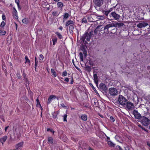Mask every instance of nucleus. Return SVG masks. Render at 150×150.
<instances>
[{
	"label": "nucleus",
	"instance_id": "64",
	"mask_svg": "<svg viewBox=\"0 0 150 150\" xmlns=\"http://www.w3.org/2000/svg\"><path fill=\"white\" fill-rule=\"evenodd\" d=\"M63 29V27L62 26H60L59 28H58V29L60 30L61 31H62Z\"/></svg>",
	"mask_w": 150,
	"mask_h": 150
},
{
	"label": "nucleus",
	"instance_id": "34",
	"mask_svg": "<svg viewBox=\"0 0 150 150\" xmlns=\"http://www.w3.org/2000/svg\"><path fill=\"white\" fill-rule=\"evenodd\" d=\"M22 23H24L27 24L28 22V19L26 18H25L22 20Z\"/></svg>",
	"mask_w": 150,
	"mask_h": 150
},
{
	"label": "nucleus",
	"instance_id": "58",
	"mask_svg": "<svg viewBox=\"0 0 150 150\" xmlns=\"http://www.w3.org/2000/svg\"><path fill=\"white\" fill-rule=\"evenodd\" d=\"M89 85L92 88H93V90H94V89L96 90L95 88H94V86H93V84L91 83H89Z\"/></svg>",
	"mask_w": 150,
	"mask_h": 150
},
{
	"label": "nucleus",
	"instance_id": "3",
	"mask_svg": "<svg viewBox=\"0 0 150 150\" xmlns=\"http://www.w3.org/2000/svg\"><path fill=\"white\" fill-rule=\"evenodd\" d=\"M113 24H109L106 25L104 28V32L107 34H110V33L112 30V28H113Z\"/></svg>",
	"mask_w": 150,
	"mask_h": 150
},
{
	"label": "nucleus",
	"instance_id": "62",
	"mask_svg": "<svg viewBox=\"0 0 150 150\" xmlns=\"http://www.w3.org/2000/svg\"><path fill=\"white\" fill-rule=\"evenodd\" d=\"M147 98L149 102L150 103V95H148Z\"/></svg>",
	"mask_w": 150,
	"mask_h": 150
},
{
	"label": "nucleus",
	"instance_id": "7",
	"mask_svg": "<svg viewBox=\"0 0 150 150\" xmlns=\"http://www.w3.org/2000/svg\"><path fill=\"white\" fill-rule=\"evenodd\" d=\"M109 93L112 96H115L117 95L118 92L117 89L114 88H110L109 89Z\"/></svg>",
	"mask_w": 150,
	"mask_h": 150
},
{
	"label": "nucleus",
	"instance_id": "54",
	"mask_svg": "<svg viewBox=\"0 0 150 150\" xmlns=\"http://www.w3.org/2000/svg\"><path fill=\"white\" fill-rule=\"evenodd\" d=\"M2 69L3 70L5 69L6 70V67L3 64V63L2 64Z\"/></svg>",
	"mask_w": 150,
	"mask_h": 150
},
{
	"label": "nucleus",
	"instance_id": "53",
	"mask_svg": "<svg viewBox=\"0 0 150 150\" xmlns=\"http://www.w3.org/2000/svg\"><path fill=\"white\" fill-rule=\"evenodd\" d=\"M25 86H26L27 87V88L28 89V88H27V84H28V86H29V84H30V82L28 81H28L27 82H25Z\"/></svg>",
	"mask_w": 150,
	"mask_h": 150
},
{
	"label": "nucleus",
	"instance_id": "45",
	"mask_svg": "<svg viewBox=\"0 0 150 150\" xmlns=\"http://www.w3.org/2000/svg\"><path fill=\"white\" fill-rule=\"evenodd\" d=\"M52 116L54 119H55L57 118V115L54 112H52Z\"/></svg>",
	"mask_w": 150,
	"mask_h": 150
},
{
	"label": "nucleus",
	"instance_id": "47",
	"mask_svg": "<svg viewBox=\"0 0 150 150\" xmlns=\"http://www.w3.org/2000/svg\"><path fill=\"white\" fill-rule=\"evenodd\" d=\"M67 115L66 114L65 115L63 116V121L64 122L67 121Z\"/></svg>",
	"mask_w": 150,
	"mask_h": 150
},
{
	"label": "nucleus",
	"instance_id": "15",
	"mask_svg": "<svg viewBox=\"0 0 150 150\" xmlns=\"http://www.w3.org/2000/svg\"><path fill=\"white\" fill-rule=\"evenodd\" d=\"M56 98V96L53 95H50L48 98L47 103L48 104H50L53 99H55Z\"/></svg>",
	"mask_w": 150,
	"mask_h": 150
},
{
	"label": "nucleus",
	"instance_id": "37",
	"mask_svg": "<svg viewBox=\"0 0 150 150\" xmlns=\"http://www.w3.org/2000/svg\"><path fill=\"white\" fill-rule=\"evenodd\" d=\"M87 18L85 17H84L81 20V23H86L87 22Z\"/></svg>",
	"mask_w": 150,
	"mask_h": 150
},
{
	"label": "nucleus",
	"instance_id": "8",
	"mask_svg": "<svg viewBox=\"0 0 150 150\" xmlns=\"http://www.w3.org/2000/svg\"><path fill=\"white\" fill-rule=\"evenodd\" d=\"M126 105L127 108L129 110H132L134 108V106L133 104L130 102H127Z\"/></svg>",
	"mask_w": 150,
	"mask_h": 150
},
{
	"label": "nucleus",
	"instance_id": "31",
	"mask_svg": "<svg viewBox=\"0 0 150 150\" xmlns=\"http://www.w3.org/2000/svg\"><path fill=\"white\" fill-rule=\"evenodd\" d=\"M112 30L110 31V34H115L116 32V29L114 27H113V28H112Z\"/></svg>",
	"mask_w": 150,
	"mask_h": 150
},
{
	"label": "nucleus",
	"instance_id": "41",
	"mask_svg": "<svg viewBox=\"0 0 150 150\" xmlns=\"http://www.w3.org/2000/svg\"><path fill=\"white\" fill-rule=\"evenodd\" d=\"M25 63H27L29 64L30 63V61L28 58L27 56H25Z\"/></svg>",
	"mask_w": 150,
	"mask_h": 150
},
{
	"label": "nucleus",
	"instance_id": "46",
	"mask_svg": "<svg viewBox=\"0 0 150 150\" xmlns=\"http://www.w3.org/2000/svg\"><path fill=\"white\" fill-rule=\"evenodd\" d=\"M47 131H50L51 132L53 133V134H54V131L52 129H51L49 128H48L47 129Z\"/></svg>",
	"mask_w": 150,
	"mask_h": 150
},
{
	"label": "nucleus",
	"instance_id": "63",
	"mask_svg": "<svg viewBox=\"0 0 150 150\" xmlns=\"http://www.w3.org/2000/svg\"><path fill=\"white\" fill-rule=\"evenodd\" d=\"M117 24L119 26H122L123 25V23H117Z\"/></svg>",
	"mask_w": 150,
	"mask_h": 150
},
{
	"label": "nucleus",
	"instance_id": "20",
	"mask_svg": "<svg viewBox=\"0 0 150 150\" xmlns=\"http://www.w3.org/2000/svg\"><path fill=\"white\" fill-rule=\"evenodd\" d=\"M54 142L53 138L51 137H48L47 138V143L49 144H53Z\"/></svg>",
	"mask_w": 150,
	"mask_h": 150
},
{
	"label": "nucleus",
	"instance_id": "52",
	"mask_svg": "<svg viewBox=\"0 0 150 150\" xmlns=\"http://www.w3.org/2000/svg\"><path fill=\"white\" fill-rule=\"evenodd\" d=\"M115 8V6H113V7L110 8V9L108 10V11H109V12L110 13V12L112 11L113 9H114Z\"/></svg>",
	"mask_w": 150,
	"mask_h": 150
},
{
	"label": "nucleus",
	"instance_id": "5",
	"mask_svg": "<svg viewBox=\"0 0 150 150\" xmlns=\"http://www.w3.org/2000/svg\"><path fill=\"white\" fill-rule=\"evenodd\" d=\"M110 18L112 17L113 19H115L117 21H118L120 19V15L116 13L115 11L112 12L109 14Z\"/></svg>",
	"mask_w": 150,
	"mask_h": 150
},
{
	"label": "nucleus",
	"instance_id": "44",
	"mask_svg": "<svg viewBox=\"0 0 150 150\" xmlns=\"http://www.w3.org/2000/svg\"><path fill=\"white\" fill-rule=\"evenodd\" d=\"M44 58V56L42 54H40L39 56V60L40 61L43 60Z\"/></svg>",
	"mask_w": 150,
	"mask_h": 150
},
{
	"label": "nucleus",
	"instance_id": "26",
	"mask_svg": "<svg viewBox=\"0 0 150 150\" xmlns=\"http://www.w3.org/2000/svg\"><path fill=\"white\" fill-rule=\"evenodd\" d=\"M3 28H0V35H4L6 34V32L5 30H2Z\"/></svg>",
	"mask_w": 150,
	"mask_h": 150
},
{
	"label": "nucleus",
	"instance_id": "18",
	"mask_svg": "<svg viewBox=\"0 0 150 150\" xmlns=\"http://www.w3.org/2000/svg\"><path fill=\"white\" fill-rule=\"evenodd\" d=\"M22 76L23 78V80L25 82H27L28 79V76L25 73L24 71H23V73L22 74Z\"/></svg>",
	"mask_w": 150,
	"mask_h": 150
},
{
	"label": "nucleus",
	"instance_id": "11",
	"mask_svg": "<svg viewBox=\"0 0 150 150\" xmlns=\"http://www.w3.org/2000/svg\"><path fill=\"white\" fill-rule=\"evenodd\" d=\"M24 142H22L16 144L15 146L16 149L17 150H21L23 147Z\"/></svg>",
	"mask_w": 150,
	"mask_h": 150
},
{
	"label": "nucleus",
	"instance_id": "4",
	"mask_svg": "<svg viewBox=\"0 0 150 150\" xmlns=\"http://www.w3.org/2000/svg\"><path fill=\"white\" fill-rule=\"evenodd\" d=\"M141 120L142 123L145 126H147L150 124V120L145 117L142 116Z\"/></svg>",
	"mask_w": 150,
	"mask_h": 150
},
{
	"label": "nucleus",
	"instance_id": "6",
	"mask_svg": "<svg viewBox=\"0 0 150 150\" xmlns=\"http://www.w3.org/2000/svg\"><path fill=\"white\" fill-rule=\"evenodd\" d=\"M99 89L101 91L106 93L108 90V87L104 83H101L99 85Z\"/></svg>",
	"mask_w": 150,
	"mask_h": 150
},
{
	"label": "nucleus",
	"instance_id": "19",
	"mask_svg": "<svg viewBox=\"0 0 150 150\" xmlns=\"http://www.w3.org/2000/svg\"><path fill=\"white\" fill-rule=\"evenodd\" d=\"M57 5L58 8L61 9L64 6L63 3L61 1H58L57 3Z\"/></svg>",
	"mask_w": 150,
	"mask_h": 150
},
{
	"label": "nucleus",
	"instance_id": "40",
	"mask_svg": "<svg viewBox=\"0 0 150 150\" xmlns=\"http://www.w3.org/2000/svg\"><path fill=\"white\" fill-rule=\"evenodd\" d=\"M67 72L66 71H65L62 72V75L63 77H65L67 75Z\"/></svg>",
	"mask_w": 150,
	"mask_h": 150
},
{
	"label": "nucleus",
	"instance_id": "43",
	"mask_svg": "<svg viewBox=\"0 0 150 150\" xmlns=\"http://www.w3.org/2000/svg\"><path fill=\"white\" fill-rule=\"evenodd\" d=\"M110 120L111 122H113L115 121L114 118L112 116H110Z\"/></svg>",
	"mask_w": 150,
	"mask_h": 150
},
{
	"label": "nucleus",
	"instance_id": "32",
	"mask_svg": "<svg viewBox=\"0 0 150 150\" xmlns=\"http://www.w3.org/2000/svg\"><path fill=\"white\" fill-rule=\"evenodd\" d=\"M107 143L110 146L114 147L115 146V144L111 141L108 142Z\"/></svg>",
	"mask_w": 150,
	"mask_h": 150
},
{
	"label": "nucleus",
	"instance_id": "23",
	"mask_svg": "<svg viewBox=\"0 0 150 150\" xmlns=\"http://www.w3.org/2000/svg\"><path fill=\"white\" fill-rule=\"evenodd\" d=\"M81 119L84 121H86L87 119V116L85 114H82L81 115Z\"/></svg>",
	"mask_w": 150,
	"mask_h": 150
},
{
	"label": "nucleus",
	"instance_id": "13",
	"mask_svg": "<svg viewBox=\"0 0 150 150\" xmlns=\"http://www.w3.org/2000/svg\"><path fill=\"white\" fill-rule=\"evenodd\" d=\"M148 23L146 22H143L139 23L137 25V27L138 28H141L143 27H145L148 25Z\"/></svg>",
	"mask_w": 150,
	"mask_h": 150
},
{
	"label": "nucleus",
	"instance_id": "36",
	"mask_svg": "<svg viewBox=\"0 0 150 150\" xmlns=\"http://www.w3.org/2000/svg\"><path fill=\"white\" fill-rule=\"evenodd\" d=\"M58 12L57 11H53L52 13V15L53 16L57 17L59 14H58Z\"/></svg>",
	"mask_w": 150,
	"mask_h": 150
},
{
	"label": "nucleus",
	"instance_id": "16",
	"mask_svg": "<svg viewBox=\"0 0 150 150\" xmlns=\"http://www.w3.org/2000/svg\"><path fill=\"white\" fill-rule=\"evenodd\" d=\"M93 77L95 83L96 84H98V76L96 73H95V71H93Z\"/></svg>",
	"mask_w": 150,
	"mask_h": 150
},
{
	"label": "nucleus",
	"instance_id": "49",
	"mask_svg": "<svg viewBox=\"0 0 150 150\" xmlns=\"http://www.w3.org/2000/svg\"><path fill=\"white\" fill-rule=\"evenodd\" d=\"M104 18V17L101 16H98L97 17V18L100 20H103Z\"/></svg>",
	"mask_w": 150,
	"mask_h": 150
},
{
	"label": "nucleus",
	"instance_id": "22",
	"mask_svg": "<svg viewBox=\"0 0 150 150\" xmlns=\"http://www.w3.org/2000/svg\"><path fill=\"white\" fill-rule=\"evenodd\" d=\"M75 26V24H74V25H71L69 26V31L71 33H73L74 27Z\"/></svg>",
	"mask_w": 150,
	"mask_h": 150
},
{
	"label": "nucleus",
	"instance_id": "60",
	"mask_svg": "<svg viewBox=\"0 0 150 150\" xmlns=\"http://www.w3.org/2000/svg\"><path fill=\"white\" fill-rule=\"evenodd\" d=\"M106 141L107 142V143L108 142L110 141V138L108 137H107V138L106 139Z\"/></svg>",
	"mask_w": 150,
	"mask_h": 150
},
{
	"label": "nucleus",
	"instance_id": "57",
	"mask_svg": "<svg viewBox=\"0 0 150 150\" xmlns=\"http://www.w3.org/2000/svg\"><path fill=\"white\" fill-rule=\"evenodd\" d=\"M69 78L68 77H66L65 78L64 81L67 82H68L69 81Z\"/></svg>",
	"mask_w": 150,
	"mask_h": 150
},
{
	"label": "nucleus",
	"instance_id": "9",
	"mask_svg": "<svg viewBox=\"0 0 150 150\" xmlns=\"http://www.w3.org/2000/svg\"><path fill=\"white\" fill-rule=\"evenodd\" d=\"M133 115L134 116V117L136 119H141L142 117L141 114L138 112V111L135 110L133 111Z\"/></svg>",
	"mask_w": 150,
	"mask_h": 150
},
{
	"label": "nucleus",
	"instance_id": "25",
	"mask_svg": "<svg viewBox=\"0 0 150 150\" xmlns=\"http://www.w3.org/2000/svg\"><path fill=\"white\" fill-rule=\"evenodd\" d=\"M85 68L86 70L88 72H90L91 71V66H89L88 65H87L86 64H85Z\"/></svg>",
	"mask_w": 150,
	"mask_h": 150
},
{
	"label": "nucleus",
	"instance_id": "61",
	"mask_svg": "<svg viewBox=\"0 0 150 150\" xmlns=\"http://www.w3.org/2000/svg\"><path fill=\"white\" fill-rule=\"evenodd\" d=\"M74 82V81L73 80V77L72 76L71 77V82L70 83V84H72Z\"/></svg>",
	"mask_w": 150,
	"mask_h": 150
},
{
	"label": "nucleus",
	"instance_id": "39",
	"mask_svg": "<svg viewBox=\"0 0 150 150\" xmlns=\"http://www.w3.org/2000/svg\"><path fill=\"white\" fill-rule=\"evenodd\" d=\"M16 75L18 79H22L21 75V74H20V72H18L16 73Z\"/></svg>",
	"mask_w": 150,
	"mask_h": 150
},
{
	"label": "nucleus",
	"instance_id": "59",
	"mask_svg": "<svg viewBox=\"0 0 150 150\" xmlns=\"http://www.w3.org/2000/svg\"><path fill=\"white\" fill-rule=\"evenodd\" d=\"M37 106L38 107H40L42 108L41 107V105L40 104V102H39V103H37Z\"/></svg>",
	"mask_w": 150,
	"mask_h": 150
},
{
	"label": "nucleus",
	"instance_id": "29",
	"mask_svg": "<svg viewBox=\"0 0 150 150\" xmlns=\"http://www.w3.org/2000/svg\"><path fill=\"white\" fill-rule=\"evenodd\" d=\"M82 51L83 52V53L85 56V57H86L87 56V51L84 48H83V49H82Z\"/></svg>",
	"mask_w": 150,
	"mask_h": 150
},
{
	"label": "nucleus",
	"instance_id": "33",
	"mask_svg": "<svg viewBox=\"0 0 150 150\" xmlns=\"http://www.w3.org/2000/svg\"><path fill=\"white\" fill-rule=\"evenodd\" d=\"M69 16V14L68 13H64L63 16L64 18L67 19Z\"/></svg>",
	"mask_w": 150,
	"mask_h": 150
},
{
	"label": "nucleus",
	"instance_id": "48",
	"mask_svg": "<svg viewBox=\"0 0 150 150\" xmlns=\"http://www.w3.org/2000/svg\"><path fill=\"white\" fill-rule=\"evenodd\" d=\"M71 140L73 141H74L75 142H77L78 141V139H77L75 138L74 137H71Z\"/></svg>",
	"mask_w": 150,
	"mask_h": 150
},
{
	"label": "nucleus",
	"instance_id": "50",
	"mask_svg": "<svg viewBox=\"0 0 150 150\" xmlns=\"http://www.w3.org/2000/svg\"><path fill=\"white\" fill-rule=\"evenodd\" d=\"M89 64L91 66L94 65V63L93 62L91 61V60H89Z\"/></svg>",
	"mask_w": 150,
	"mask_h": 150
},
{
	"label": "nucleus",
	"instance_id": "21",
	"mask_svg": "<svg viewBox=\"0 0 150 150\" xmlns=\"http://www.w3.org/2000/svg\"><path fill=\"white\" fill-rule=\"evenodd\" d=\"M7 138V136H5L2 137L0 138V142L3 144L5 142Z\"/></svg>",
	"mask_w": 150,
	"mask_h": 150
},
{
	"label": "nucleus",
	"instance_id": "2",
	"mask_svg": "<svg viewBox=\"0 0 150 150\" xmlns=\"http://www.w3.org/2000/svg\"><path fill=\"white\" fill-rule=\"evenodd\" d=\"M118 101L120 104L123 106L125 105L127 102L126 98L121 95L119 96Z\"/></svg>",
	"mask_w": 150,
	"mask_h": 150
},
{
	"label": "nucleus",
	"instance_id": "12",
	"mask_svg": "<svg viewBox=\"0 0 150 150\" xmlns=\"http://www.w3.org/2000/svg\"><path fill=\"white\" fill-rule=\"evenodd\" d=\"M93 15L91 14L87 15L86 16V17L87 18L89 21L90 22H93L95 21L94 20L93 18Z\"/></svg>",
	"mask_w": 150,
	"mask_h": 150
},
{
	"label": "nucleus",
	"instance_id": "10",
	"mask_svg": "<svg viewBox=\"0 0 150 150\" xmlns=\"http://www.w3.org/2000/svg\"><path fill=\"white\" fill-rule=\"evenodd\" d=\"M93 3L96 6L100 7L103 4V0H93Z\"/></svg>",
	"mask_w": 150,
	"mask_h": 150
},
{
	"label": "nucleus",
	"instance_id": "27",
	"mask_svg": "<svg viewBox=\"0 0 150 150\" xmlns=\"http://www.w3.org/2000/svg\"><path fill=\"white\" fill-rule=\"evenodd\" d=\"M51 70L52 76H54V77H56L57 76L56 72L54 71V69H51Z\"/></svg>",
	"mask_w": 150,
	"mask_h": 150
},
{
	"label": "nucleus",
	"instance_id": "24",
	"mask_svg": "<svg viewBox=\"0 0 150 150\" xmlns=\"http://www.w3.org/2000/svg\"><path fill=\"white\" fill-rule=\"evenodd\" d=\"M55 33L57 35L59 39H63V37L61 33L58 32H55Z\"/></svg>",
	"mask_w": 150,
	"mask_h": 150
},
{
	"label": "nucleus",
	"instance_id": "35",
	"mask_svg": "<svg viewBox=\"0 0 150 150\" xmlns=\"http://www.w3.org/2000/svg\"><path fill=\"white\" fill-rule=\"evenodd\" d=\"M109 13V11H108L107 10H105L103 11V13L105 15L106 17H108V15Z\"/></svg>",
	"mask_w": 150,
	"mask_h": 150
},
{
	"label": "nucleus",
	"instance_id": "30",
	"mask_svg": "<svg viewBox=\"0 0 150 150\" xmlns=\"http://www.w3.org/2000/svg\"><path fill=\"white\" fill-rule=\"evenodd\" d=\"M79 56L80 57V60L83 61V53L80 52L79 54Z\"/></svg>",
	"mask_w": 150,
	"mask_h": 150
},
{
	"label": "nucleus",
	"instance_id": "28",
	"mask_svg": "<svg viewBox=\"0 0 150 150\" xmlns=\"http://www.w3.org/2000/svg\"><path fill=\"white\" fill-rule=\"evenodd\" d=\"M52 40L53 41V45H54L57 43V38L55 37L54 38H52Z\"/></svg>",
	"mask_w": 150,
	"mask_h": 150
},
{
	"label": "nucleus",
	"instance_id": "38",
	"mask_svg": "<svg viewBox=\"0 0 150 150\" xmlns=\"http://www.w3.org/2000/svg\"><path fill=\"white\" fill-rule=\"evenodd\" d=\"M6 24V23H5L4 21H2L1 23L0 24V27L1 28H3L4 27V26Z\"/></svg>",
	"mask_w": 150,
	"mask_h": 150
},
{
	"label": "nucleus",
	"instance_id": "55",
	"mask_svg": "<svg viewBox=\"0 0 150 150\" xmlns=\"http://www.w3.org/2000/svg\"><path fill=\"white\" fill-rule=\"evenodd\" d=\"M125 150H129V146L127 145H125Z\"/></svg>",
	"mask_w": 150,
	"mask_h": 150
},
{
	"label": "nucleus",
	"instance_id": "51",
	"mask_svg": "<svg viewBox=\"0 0 150 150\" xmlns=\"http://www.w3.org/2000/svg\"><path fill=\"white\" fill-rule=\"evenodd\" d=\"M15 2L17 4V6L18 7L19 6V0H15Z\"/></svg>",
	"mask_w": 150,
	"mask_h": 150
},
{
	"label": "nucleus",
	"instance_id": "17",
	"mask_svg": "<svg viewBox=\"0 0 150 150\" xmlns=\"http://www.w3.org/2000/svg\"><path fill=\"white\" fill-rule=\"evenodd\" d=\"M13 17L16 19H18V18L17 14V11L15 8H13Z\"/></svg>",
	"mask_w": 150,
	"mask_h": 150
},
{
	"label": "nucleus",
	"instance_id": "14",
	"mask_svg": "<svg viewBox=\"0 0 150 150\" xmlns=\"http://www.w3.org/2000/svg\"><path fill=\"white\" fill-rule=\"evenodd\" d=\"M75 23V22L70 19L66 21L65 23V25L66 27H67L69 26V25H74Z\"/></svg>",
	"mask_w": 150,
	"mask_h": 150
},
{
	"label": "nucleus",
	"instance_id": "1",
	"mask_svg": "<svg viewBox=\"0 0 150 150\" xmlns=\"http://www.w3.org/2000/svg\"><path fill=\"white\" fill-rule=\"evenodd\" d=\"M93 31H91L89 33L86 31L80 38L81 42L82 43H87V41H89L91 37L93 35Z\"/></svg>",
	"mask_w": 150,
	"mask_h": 150
},
{
	"label": "nucleus",
	"instance_id": "42",
	"mask_svg": "<svg viewBox=\"0 0 150 150\" xmlns=\"http://www.w3.org/2000/svg\"><path fill=\"white\" fill-rule=\"evenodd\" d=\"M38 60H36L35 61V70L36 71V69H37V67L38 66L37 64L38 63Z\"/></svg>",
	"mask_w": 150,
	"mask_h": 150
},
{
	"label": "nucleus",
	"instance_id": "56",
	"mask_svg": "<svg viewBox=\"0 0 150 150\" xmlns=\"http://www.w3.org/2000/svg\"><path fill=\"white\" fill-rule=\"evenodd\" d=\"M2 20L4 21L5 20L6 18L5 15L4 14H2Z\"/></svg>",
	"mask_w": 150,
	"mask_h": 150
}]
</instances>
